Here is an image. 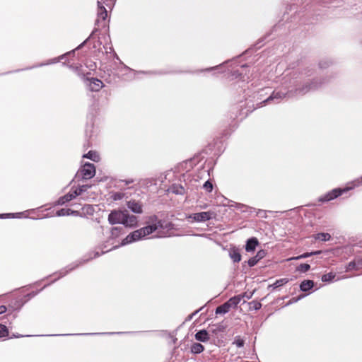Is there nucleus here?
Wrapping results in <instances>:
<instances>
[{"mask_svg":"<svg viewBox=\"0 0 362 362\" xmlns=\"http://www.w3.org/2000/svg\"><path fill=\"white\" fill-rule=\"evenodd\" d=\"M310 269V266L308 264H300L296 268L297 271L301 273H305L308 272Z\"/></svg>","mask_w":362,"mask_h":362,"instance_id":"bb28decb","label":"nucleus"},{"mask_svg":"<svg viewBox=\"0 0 362 362\" xmlns=\"http://www.w3.org/2000/svg\"><path fill=\"white\" fill-rule=\"evenodd\" d=\"M228 253L233 262H239L241 260V255L238 248L235 247L230 248Z\"/></svg>","mask_w":362,"mask_h":362,"instance_id":"9b49d317","label":"nucleus"},{"mask_svg":"<svg viewBox=\"0 0 362 362\" xmlns=\"http://www.w3.org/2000/svg\"><path fill=\"white\" fill-rule=\"evenodd\" d=\"M99 255H100V254L98 252H96L95 255V257H98Z\"/></svg>","mask_w":362,"mask_h":362,"instance_id":"c03bdc74","label":"nucleus"},{"mask_svg":"<svg viewBox=\"0 0 362 362\" xmlns=\"http://www.w3.org/2000/svg\"><path fill=\"white\" fill-rule=\"evenodd\" d=\"M244 296H235V297L230 298L227 302L229 303L230 308H235V307L237 306L238 304L240 303V302L241 301V299Z\"/></svg>","mask_w":362,"mask_h":362,"instance_id":"4be33fe9","label":"nucleus"},{"mask_svg":"<svg viewBox=\"0 0 362 362\" xmlns=\"http://www.w3.org/2000/svg\"><path fill=\"white\" fill-rule=\"evenodd\" d=\"M315 240H321L322 241L326 242L331 240V235L327 233H318L313 235Z\"/></svg>","mask_w":362,"mask_h":362,"instance_id":"aec40b11","label":"nucleus"},{"mask_svg":"<svg viewBox=\"0 0 362 362\" xmlns=\"http://www.w3.org/2000/svg\"><path fill=\"white\" fill-rule=\"evenodd\" d=\"M230 308H231L230 307L229 303L228 302H226L225 303L216 308V313L222 315L226 314L229 312Z\"/></svg>","mask_w":362,"mask_h":362,"instance_id":"6ab92c4d","label":"nucleus"},{"mask_svg":"<svg viewBox=\"0 0 362 362\" xmlns=\"http://www.w3.org/2000/svg\"><path fill=\"white\" fill-rule=\"evenodd\" d=\"M78 212L77 211H74L70 209H62L58 210L56 213L57 216H64L69 215H77Z\"/></svg>","mask_w":362,"mask_h":362,"instance_id":"a211bd4d","label":"nucleus"},{"mask_svg":"<svg viewBox=\"0 0 362 362\" xmlns=\"http://www.w3.org/2000/svg\"><path fill=\"white\" fill-rule=\"evenodd\" d=\"M85 334H86V335H88V333H86Z\"/></svg>","mask_w":362,"mask_h":362,"instance_id":"49530a36","label":"nucleus"},{"mask_svg":"<svg viewBox=\"0 0 362 362\" xmlns=\"http://www.w3.org/2000/svg\"><path fill=\"white\" fill-rule=\"evenodd\" d=\"M335 276V274L329 272L322 275L321 279L323 282H331L334 280Z\"/></svg>","mask_w":362,"mask_h":362,"instance_id":"393cba45","label":"nucleus"},{"mask_svg":"<svg viewBox=\"0 0 362 362\" xmlns=\"http://www.w3.org/2000/svg\"><path fill=\"white\" fill-rule=\"evenodd\" d=\"M116 0H98V12L97 16L98 18L95 21V25L98 26H104V21L107 17V11L106 8L103 4H105L106 6L110 8L115 3Z\"/></svg>","mask_w":362,"mask_h":362,"instance_id":"39448f33","label":"nucleus"},{"mask_svg":"<svg viewBox=\"0 0 362 362\" xmlns=\"http://www.w3.org/2000/svg\"><path fill=\"white\" fill-rule=\"evenodd\" d=\"M83 158H88L94 162L100 160V156L96 151H90L88 153L83 155Z\"/></svg>","mask_w":362,"mask_h":362,"instance_id":"412c9836","label":"nucleus"},{"mask_svg":"<svg viewBox=\"0 0 362 362\" xmlns=\"http://www.w3.org/2000/svg\"><path fill=\"white\" fill-rule=\"evenodd\" d=\"M204 349V346L199 343H194L191 346V351L193 354H200Z\"/></svg>","mask_w":362,"mask_h":362,"instance_id":"5701e85b","label":"nucleus"},{"mask_svg":"<svg viewBox=\"0 0 362 362\" xmlns=\"http://www.w3.org/2000/svg\"><path fill=\"white\" fill-rule=\"evenodd\" d=\"M288 280L286 279H281L279 280H276L274 283H273V289L277 288L284 284H286Z\"/></svg>","mask_w":362,"mask_h":362,"instance_id":"cd10ccee","label":"nucleus"},{"mask_svg":"<svg viewBox=\"0 0 362 362\" xmlns=\"http://www.w3.org/2000/svg\"><path fill=\"white\" fill-rule=\"evenodd\" d=\"M315 284L313 280H304L300 284V289L303 292H307L311 290Z\"/></svg>","mask_w":362,"mask_h":362,"instance_id":"f8f14e48","label":"nucleus"},{"mask_svg":"<svg viewBox=\"0 0 362 362\" xmlns=\"http://www.w3.org/2000/svg\"><path fill=\"white\" fill-rule=\"evenodd\" d=\"M321 253H322L321 250H316V251H314V252H311L310 255H311L313 256V255H320Z\"/></svg>","mask_w":362,"mask_h":362,"instance_id":"a19ab883","label":"nucleus"},{"mask_svg":"<svg viewBox=\"0 0 362 362\" xmlns=\"http://www.w3.org/2000/svg\"><path fill=\"white\" fill-rule=\"evenodd\" d=\"M85 42H86V41H84L82 44H81L76 49L81 48L85 44Z\"/></svg>","mask_w":362,"mask_h":362,"instance_id":"79ce46f5","label":"nucleus"},{"mask_svg":"<svg viewBox=\"0 0 362 362\" xmlns=\"http://www.w3.org/2000/svg\"><path fill=\"white\" fill-rule=\"evenodd\" d=\"M212 213L210 211H204L200 213H195L188 216L189 219H192L196 222H204L209 221L212 217Z\"/></svg>","mask_w":362,"mask_h":362,"instance_id":"0eeeda50","label":"nucleus"},{"mask_svg":"<svg viewBox=\"0 0 362 362\" xmlns=\"http://www.w3.org/2000/svg\"><path fill=\"white\" fill-rule=\"evenodd\" d=\"M362 266V257H357L351 261L346 267V272L358 270Z\"/></svg>","mask_w":362,"mask_h":362,"instance_id":"6e6552de","label":"nucleus"},{"mask_svg":"<svg viewBox=\"0 0 362 362\" xmlns=\"http://www.w3.org/2000/svg\"><path fill=\"white\" fill-rule=\"evenodd\" d=\"M234 344L238 347H242L244 345V341L243 339H237L235 340Z\"/></svg>","mask_w":362,"mask_h":362,"instance_id":"f704fd0d","label":"nucleus"},{"mask_svg":"<svg viewBox=\"0 0 362 362\" xmlns=\"http://www.w3.org/2000/svg\"><path fill=\"white\" fill-rule=\"evenodd\" d=\"M108 222L112 224H122L126 227L134 228L137 225V217L129 214L128 211L113 210L108 216Z\"/></svg>","mask_w":362,"mask_h":362,"instance_id":"7ed1b4c3","label":"nucleus"},{"mask_svg":"<svg viewBox=\"0 0 362 362\" xmlns=\"http://www.w3.org/2000/svg\"><path fill=\"white\" fill-rule=\"evenodd\" d=\"M6 312V307L5 305L0 306V315Z\"/></svg>","mask_w":362,"mask_h":362,"instance_id":"ea45409f","label":"nucleus"},{"mask_svg":"<svg viewBox=\"0 0 362 362\" xmlns=\"http://www.w3.org/2000/svg\"><path fill=\"white\" fill-rule=\"evenodd\" d=\"M310 252H305V253H303L299 256H297V257H292L291 258V259H304V258H307V257H311L312 255H310Z\"/></svg>","mask_w":362,"mask_h":362,"instance_id":"2f4dec72","label":"nucleus"},{"mask_svg":"<svg viewBox=\"0 0 362 362\" xmlns=\"http://www.w3.org/2000/svg\"><path fill=\"white\" fill-rule=\"evenodd\" d=\"M90 187L89 185H83L77 187L73 192L74 196L76 197L77 196L81 195L84 192H86Z\"/></svg>","mask_w":362,"mask_h":362,"instance_id":"b1692460","label":"nucleus"},{"mask_svg":"<svg viewBox=\"0 0 362 362\" xmlns=\"http://www.w3.org/2000/svg\"><path fill=\"white\" fill-rule=\"evenodd\" d=\"M258 262V259L256 257H253L247 261V264L250 267H254Z\"/></svg>","mask_w":362,"mask_h":362,"instance_id":"473e14b6","label":"nucleus"},{"mask_svg":"<svg viewBox=\"0 0 362 362\" xmlns=\"http://www.w3.org/2000/svg\"><path fill=\"white\" fill-rule=\"evenodd\" d=\"M127 206L128 209L135 214H141L143 211L142 205L135 200H130L127 202Z\"/></svg>","mask_w":362,"mask_h":362,"instance_id":"1a4fd4ad","label":"nucleus"},{"mask_svg":"<svg viewBox=\"0 0 362 362\" xmlns=\"http://www.w3.org/2000/svg\"><path fill=\"white\" fill-rule=\"evenodd\" d=\"M20 214H0V218L19 217Z\"/></svg>","mask_w":362,"mask_h":362,"instance_id":"72a5a7b5","label":"nucleus"},{"mask_svg":"<svg viewBox=\"0 0 362 362\" xmlns=\"http://www.w3.org/2000/svg\"><path fill=\"white\" fill-rule=\"evenodd\" d=\"M195 339L197 341L205 342L209 339V334L207 331L202 329L195 334Z\"/></svg>","mask_w":362,"mask_h":362,"instance_id":"4468645a","label":"nucleus"},{"mask_svg":"<svg viewBox=\"0 0 362 362\" xmlns=\"http://www.w3.org/2000/svg\"><path fill=\"white\" fill-rule=\"evenodd\" d=\"M75 197V196H74V192H71V193H68L66 194H65L64 196L63 197H61L58 201H57V204L59 205H64L65 204L66 202L74 199Z\"/></svg>","mask_w":362,"mask_h":362,"instance_id":"f3484780","label":"nucleus"},{"mask_svg":"<svg viewBox=\"0 0 362 362\" xmlns=\"http://www.w3.org/2000/svg\"><path fill=\"white\" fill-rule=\"evenodd\" d=\"M163 223L160 220H157L155 218L154 221H152L149 225L146 227L141 228L139 230H134V232L129 234L124 239L122 240L120 245H125L127 244L132 243L133 242L139 240L143 238L146 237L156 231L158 228H163ZM119 246V245H115L112 246L111 248L107 249L106 245H104L103 249H106L105 250H103L102 253L104 254L108 251H110L113 249H116Z\"/></svg>","mask_w":362,"mask_h":362,"instance_id":"f03ea898","label":"nucleus"},{"mask_svg":"<svg viewBox=\"0 0 362 362\" xmlns=\"http://www.w3.org/2000/svg\"><path fill=\"white\" fill-rule=\"evenodd\" d=\"M122 230H123V228L120 227V226H117V227L112 228L111 230H110V235L109 237L108 242H110V241L117 238V237H119V235L121 234Z\"/></svg>","mask_w":362,"mask_h":362,"instance_id":"dca6fc26","label":"nucleus"},{"mask_svg":"<svg viewBox=\"0 0 362 362\" xmlns=\"http://www.w3.org/2000/svg\"><path fill=\"white\" fill-rule=\"evenodd\" d=\"M257 245V239L256 238H251L246 243L245 250L247 252H253Z\"/></svg>","mask_w":362,"mask_h":362,"instance_id":"ddd939ff","label":"nucleus"},{"mask_svg":"<svg viewBox=\"0 0 362 362\" xmlns=\"http://www.w3.org/2000/svg\"><path fill=\"white\" fill-rule=\"evenodd\" d=\"M315 74L313 68L306 67L286 75L283 78L282 86L273 90V100L285 97L303 96L309 92L325 88L333 78L331 74Z\"/></svg>","mask_w":362,"mask_h":362,"instance_id":"f257e3e1","label":"nucleus"},{"mask_svg":"<svg viewBox=\"0 0 362 362\" xmlns=\"http://www.w3.org/2000/svg\"><path fill=\"white\" fill-rule=\"evenodd\" d=\"M331 64L332 62L328 59L321 60L319 62L320 71L329 67Z\"/></svg>","mask_w":362,"mask_h":362,"instance_id":"a878e982","label":"nucleus"},{"mask_svg":"<svg viewBox=\"0 0 362 362\" xmlns=\"http://www.w3.org/2000/svg\"><path fill=\"white\" fill-rule=\"evenodd\" d=\"M203 188L206 191V192H211L212 189H213V185L212 183L210 182V181H206L204 182V184L203 185Z\"/></svg>","mask_w":362,"mask_h":362,"instance_id":"c756f323","label":"nucleus"},{"mask_svg":"<svg viewBox=\"0 0 362 362\" xmlns=\"http://www.w3.org/2000/svg\"><path fill=\"white\" fill-rule=\"evenodd\" d=\"M95 175V168L93 164L90 163H86L78 175H81L83 180H88L92 178Z\"/></svg>","mask_w":362,"mask_h":362,"instance_id":"423d86ee","label":"nucleus"},{"mask_svg":"<svg viewBox=\"0 0 362 362\" xmlns=\"http://www.w3.org/2000/svg\"><path fill=\"white\" fill-rule=\"evenodd\" d=\"M265 256V252L264 250H259L255 256L258 260H260Z\"/></svg>","mask_w":362,"mask_h":362,"instance_id":"c9c22d12","label":"nucleus"},{"mask_svg":"<svg viewBox=\"0 0 362 362\" xmlns=\"http://www.w3.org/2000/svg\"><path fill=\"white\" fill-rule=\"evenodd\" d=\"M132 182H133L132 180H129V181L126 182V184L127 185V184L132 183Z\"/></svg>","mask_w":362,"mask_h":362,"instance_id":"37998d69","label":"nucleus"},{"mask_svg":"<svg viewBox=\"0 0 362 362\" xmlns=\"http://www.w3.org/2000/svg\"><path fill=\"white\" fill-rule=\"evenodd\" d=\"M89 88L92 91H98L103 87V82L97 78H91L89 79Z\"/></svg>","mask_w":362,"mask_h":362,"instance_id":"9d476101","label":"nucleus"},{"mask_svg":"<svg viewBox=\"0 0 362 362\" xmlns=\"http://www.w3.org/2000/svg\"><path fill=\"white\" fill-rule=\"evenodd\" d=\"M59 59H57V58H56V59H52V60L49 61V62H47V63H46V64H40V66H44V65H46V64H52V63H56V62H59Z\"/></svg>","mask_w":362,"mask_h":362,"instance_id":"58836bf2","label":"nucleus"},{"mask_svg":"<svg viewBox=\"0 0 362 362\" xmlns=\"http://www.w3.org/2000/svg\"><path fill=\"white\" fill-rule=\"evenodd\" d=\"M8 334V330L7 327L4 325L0 324V337H7Z\"/></svg>","mask_w":362,"mask_h":362,"instance_id":"c85d7f7f","label":"nucleus"},{"mask_svg":"<svg viewBox=\"0 0 362 362\" xmlns=\"http://www.w3.org/2000/svg\"><path fill=\"white\" fill-rule=\"evenodd\" d=\"M168 192L175 194H184L185 189L184 187L180 185L174 184L170 187Z\"/></svg>","mask_w":362,"mask_h":362,"instance_id":"2eb2a0df","label":"nucleus"},{"mask_svg":"<svg viewBox=\"0 0 362 362\" xmlns=\"http://www.w3.org/2000/svg\"><path fill=\"white\" fill-rule=\"evenodd\" d=\"M362 186V176L355 179L351 182L347 184V186L343 188H335L331 191L325 193L318 198V201L320 202H327L337 199L345 192H347L356 187Z\"/></svg>","mask_w":362,"mask_h":362,"instance_id":"20e7f679","label":"nucleus"},{"mask_svg":"<svg viewBox=\"0 0 362 362\" xmlns=\"http://www.w3.org/2000/svg\"><path fill=\"white\" fill-rule=\"evenodd\" d=\"M270 100H272V94H270L266 99H264L262 102H260L259 103H257V105L258 107H260L259 105L262 104V103H267L269 102Z\"/></svg>","mask_w":362,"mask_h":362,"instance_id":"4c0bfd02","label":"nucleus"},{"mask_svg":"<svg viewBox=\"0 0 362 362\" xmlns=\"http://www.w3.org/2000/svg\"><path fill=\"white\" fill-rule=\"evenodd\" d=\"M78 266V264H74V266L71 267V266H69V269H66L65 270V272H64V270L61 271L59 272L60 274V276L59 277H62V276H64V275H66L69 272L71 271L72 269H74V268L77 267Z\"/></svg>","mask_w":362,"mask_h":362,"instance_id":"7c9ffc66","label":"nucleus"},{"mask_svg":"<svg viewBox=\"0 0 362 362\" xmlns=\"http://www.w3.org/2000/svg\"><path fill=\"white\" fill-rule=\"evenodd\" d=\"M123 197V194L122 193H116L114 194V199L115 200H120Z\"/></svg>","mask_w":362,"mask_h":362,"instance_id":"e433bc0d","label":"nucleus"},{"mask_svg":"<svg viewBox=\"0 0 362 362\" xmlns=\"http://www.w3.org/2000/svg\"><path fill=\"white\" fill-rule=\"evenodd\" d=\"M64 55H62V56L60 57V59L64 58Z\"/></svg>","mask_w":362,"mask_h":362,"instance_id":"a18cd8bd","label":"nucleus"}]
</instances>
